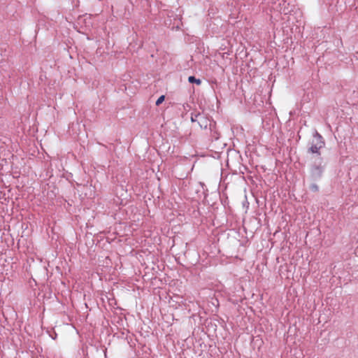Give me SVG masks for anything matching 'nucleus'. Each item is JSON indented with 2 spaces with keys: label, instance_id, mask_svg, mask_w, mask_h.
<instances>
[{
  "label": "nucleus",
  "instance_id": "nucleus-2",
  "mask_svg": "<svg viewBox=\"0 0 358 358\" xmlns=\"http://www.w3.org/2000/svg\"><path fill=\"white\" fill-rule=\"evenodd\" d=\"M312 164L310 166L311 180L316 181L320 180L323 174L325 165L322 157H311Z\"/></svg>",
  "mask_w": 358,
  "mask_h": 358
},
{
  "label": "nucleus",
  "instance_id": "nucleus-6",
  "mask_svg": "<svg viewBox=\"0 0 358 358\" xmlns=\"http://www.w3.org/2000/svg\"><path fill=\"white\" fill-rule=\"evenodd\" d=\"M309 189L314 192H316L319 190V187L315 183H313L310 185Z\"/></svg>",
  "mask_w": 358,
  "mask_h": 358
},
{
  "label": "nucleus",
  "instance_id": "nucleus-7",
  "mask_svg": "<svg viewBox=\"0 0 358 358\" xmlns=\"http://www.w3.org/2000/svg\"><path fill=\"white\" fill-rule=\"evenodd\" d=\"M165 99V96L164 95L160 96L157 100L156 101L155 104L157 106H159Z\"/></svg>",
  "mask_w": 358,
  "mask_h": 358
},
{
  "label": "nucleus",
  "instance_id": "nucleus-1",
  "mask_svg": "<svg viewBox=\"0 0 358 358\" xmlns=\"http://www.w3.org/2000/svg\"><path fill=\"white\" fill-rule=\"evenodd\" d=\"M308 145L309 147L307 152L312 155L311 157H321L320 150L324 147L325 141L323 137L317 131L313 134V139L309 142Z\"/></svg>",
  "mask_w": 358,
  "mask_h": 358
},
{
  "label": "nucleus",
  "instance_id": "nucleus-5",
  "mask_svg": "<svg viewBox=\"0 0 358 358\" xmlns=\"http://www.w3.org/2000/svg\"><path fill=\"white\" fill-rule=\"evenodd\" d=\"M198 119H199V115H198V113H192L191 114V121L192 122H196L198 123Z\"/></svg>",
  "mask_w": 358,
  "mask_h": 358
},
{
  "label": "nucleus",
  "instance_id": "nucleus-4",
  "mask_svg": "<svg viewBox=\"0 0 358 358\" xmlns=\"http://www.w3.org/2000/svg\"><path fill=\"white\" fill-rule=\"evenodd\" d=\"M188 81L190 83H196V85H199L201 83V81L200 79L196 78L194 76H191L188 78Z\"/></svg>",
  "mask_w": 358,
  "mask_h": 358
},
{
  "label": "nucleus",
  "instance_id": "nucleus-3",
  "mask_svg": "<svg viewBox=\"0 0 358 358\" xmlns=\"http://www.w3.org/2000/svg\"><path fill=\"white\" fill-rule=\"evenodd\" d=\"M198 115H199V119H198V124L199 127L204 129H206L208 127H209V129L212 130L213 127L215 124V122L209 120L203 114L198 113Z\"/></svg>",
  "mask_w": 358,
  "mask_h": 358
}]
</instances>
